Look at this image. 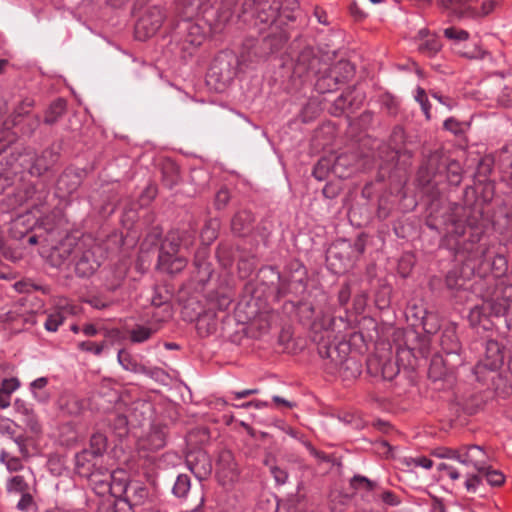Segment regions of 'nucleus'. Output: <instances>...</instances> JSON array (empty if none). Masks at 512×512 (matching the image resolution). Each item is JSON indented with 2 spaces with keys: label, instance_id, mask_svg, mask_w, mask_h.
Instances as JSON below:
<instances>
[{
  "label": "nucleus",
  "instance_id": "f257e3e1",
  "mask_svg": "<svg viewBox=\"0 0 512 512\" xmlns=\"http://www.w3.org/2000/svg\"><path fill=\"white\" fill-rule=\"evenodd\" d=\"M28 237L30 245H40L49 251L53 266L59 267L72 260L79 277L93 275L101 265L98 252L101 251L95 241L75 230L67 233L62 226H32Z\"/></svg>",
  "mask_w": 512,
  "mask_h": 512
},
{
  "label": "nucleus",
  "instance_id": "f03ea898",
  "mask_svg": "<svg viewBox=\"0 0 512 512\" xmlns=\"http://www.w3.org/2000/svg\"><path fill=\"white\" fill-rule=\"evenodd\" d=\"M45 199V192H37L33 184H26L8 199L9 206L17 209L16 217L12 221L18 224H41V213L37 208Z\"/></svg>",
  "mask_w": 512,
  "mask_h": 512
},
{
  "label": "nucleus",
  "instance_id": "7ed1b4c3",
  "mask_svg": "<svg viewBox=\"0 0 512 512\" xmlns=\"http://www.w3.org/2000/svg\"><path fill=\"white\" fill-rule=\"evenodd\" d=\"M364 250L365 243L361 237L354 244L347 239L337 240L327 251V266L334 274H344L354 266Z\"/></svg>",
  "mask_w": 512,
  "mask_h": 512
},
{
  "label": "nucleus",
  "instance_id": "20e7f679",
  "mask_svg": "<svg viewBox=\"0 0 512 512\" xmlns=\"http://www.w3.org/2000/svg\"><path fill=\"white\" fill-rule=\"evenodd\" d=\"M512 303V284H499L490 297L484 299L481 306L471 310V316H504Z\"/></svg>",
  "mask_w": 512,
  "mask_h": 512
},
{
  "label": "nucleus",
  "instance_id": "39448f33",
  "mask_svg": "<svg viewBox=\"0 0 512 512\" xmlns=\"http://www.w3.org/2000/svg\"><path fill=\"white\" fill-rule=\"evenodd\" d=\"M446 159L441 152L435 151L429 155L426 162L420 167L417 174V181L423 192L431 198V201L439 197L435 178L441 173L446 165Z\"/></svg>",
  "mask_w": 512,
  "mask_h": 512
},
{
  "label": "nucleus",
  "instance_id": "423d86ee",
  "mask_svg": "<svg viewBox=\"0 0 512 512\" xmlns=\"http://www.w3.org/2000/svg\"><path fill=\"white\" fill-rule=\"evenodd\" d=\"M437 456L456 460L463 465L472 466L475 470L485 468V451L478 445L463 446L459 449L445 448Z\"/></svg>",
  "mask_w": 512,
  "mask_h": 512
},
{
  "label": "nucleus",
  "instance_id": "0eeeda50",
  "mask_svg": "<svg viewBox=\"0 0 512 512\" xmlns=\"http://www.w3.org/2000/svg\"><path fill=\"white\" fill-rule=\"evenodd\" d=\"M57 154L52 150H44L37 156L33 151H25L18 157L19 165L27 169L31 175L41 176L57 161Z\"/></svg>",
  "mask_w": 512,
  "mask_h": 512
},
{
  "label": "nucleus",
  "instance_id": "6e6552de",
  "mask_svg": "<svg viewBox=\"0 0 512 512\" xmlns=\"http://www.w3.org/2000/svg\"><path fill=\"white\" fill-rule=\"evenodd\" d=\"M216 477L222 486H232L239 480L240 470L233 453L223 450L216 462Z\"/></svg>",
  "mask_w": 512,
  "mask_h": 512
},
{
  "label": "nucleus",
  "instance_id": "1a4fd4ad",
  "mask_svg": "<svg viewBox=\"0 0 512 512\" xmlns=\"http://www.w3.org/2000/svg\"><path fill=\"white\" fill-rule=\"evenodd\" d=\"M436 4L450 16L457 19L479 18L478 3L476 0H436Z\"/></svg>",
  "mask_w": 512,
  "mask_h": 512
},
{
  "label": "nucleus",
  "instance_id": "9d476101",
  "mask_svg": "<svg viewBox=\"0 0 512 512\" xmlns=\"http://www.w3.org/2000/svg\"><path fill=\"white\" fill-rule=\"evenodd\" d=\"M349 164L348 157L345 155H340L334 159L322 158L314 168L313 174L317 179L322 180L326 173L331 171L336 176L344 178L348 176L347 167Z\"/></svg>",
  "mask_w": 512,
  "mask_h": 512
},
{
  "label": "nucleus",
  "instance_id": "9b49d317",
  "mask_svg": "<svg viewBox=\"0 0 512 512\" xmlns=\"http://www.w3.org/2000/svg\"><path fill=\"white\" fill-rule=\"evenodd\" d=\"M167 427L160 424H153L149 432L139 440L140 449L157 451L166 445Z\"/></svg>",
  "mask_w": 512,
  "mask_h": 512
},
{
  "label": "nucleus",
  "instance_id": "f8f14e48",
  "mask_svg": "<svg viewBox=\"0 0 512 512\" xmlns=\"http://www.w3.org/2000/svg\"><path fill=\"white\" fill-rule=\"evenodd\" d=\"M81 183V174L75 169H66L58 178L56 193L59 198H66L75 192Z\"/></svg>",
  "mask_w": 512,
  "mask_h": 512
},
{
  "label": "nucleus",
  "instance_id": "ddd939ff",
  "mask_svg": "<svg viewBox=\"0 0 512 512\" xmlns=\"http://www.w3.org/2000/svg\"><path fill=\"white\" fill-rule=\"evenodd\" d=\"M481 192V196L475 199L474 212L482 213V204L492 200L494 195V185L491 182L478 184L475 188L469 187L465 190V204L469 205V199L474 198L475 194Z\"/></svg>",
  "mask_w": 512,
  "mask_h": 512
},
{
  "label": "nucleus",
  "instance_id": "4468645a",
  "mask_svg": "<svg viewBox=\"0 0 512 512\" xmlns=\"http://www.w3.org/2000/svg\"><path fill=\"white\" fill-rule=\"evenodd\" d=\"M160 268L167 273L176 274L184 270L187 265V259L176 254H171L167 250V243L161 246V252L158 258Z\"/></svg>",
  "mask_w": 512,
  "mask_h": 512
},
{
  "label": "nucleus",
  "instance_id": "2eb2a0df",
  "mask_svg": "<svg viewBox=\"0 0 512 512\" xmlns=\"http://www.w3.org/2000/svg\"><path fill=\"white\" fill-rule=\"evenodd\" d=\"M148 495V489L143 483L131 481L129 485H126L121 496L130 507H133L144 504Z\"/></svg>",
  "mask_w": 512,
  "mask_h": 512
},
{
  "label": "nucleus",
  "instance_id": "dca6fc26",
  "mask_svg": "<svg viewBox=\"0 0 512 512\" xmlns=\"http://www.w3.org/2000/svg\"><path fill=\"white\" fill-rule=\"evenodd\" d=\"M503 363V352L500 348V345L495 340H488L486 342V353H485V359L482 363H480L477 368H480L483 366L484 368L488 370H496L498 369Z\"/></svg>",
  "mask_w": 512,
  "mask_h": 512
},
{
  "label": "nucleus",
  "instance_id": "f3484780",
  "mask_svg": "<svg viewBox=\"0 0 512 512\" xmlns=\"http://www.w3.org/2000/svg\"><path fill=\"white\" fill-rule=\"evenodd\" d=\"M162 21L160 15L156 19L150 21V16H143L136 24V37L140 40L153 36L161 27Z\"/></svg>",
  "mask_w": 512,
  "mask_h": 512
},
{
  "label": "nucleus",
  "instance_id": "a211bd4d",
  "mask_svg": "<svg viewBox=\"0 0 512 512\" xmlns=\"http://www.w3.org/2000/svg\"><path fill=\"white\" fill-rule=\"evenodd\" d=\"M379 365L380 371H376L375 375H380L384 380H393L399 373V368L397 364L391 359L385 360L384 362H380L377 359H369L368 361V369L372 373L373 366Z\"/></svg>",
  "mask_w": 512,
  "mask_h": 512
},
{
  "label": "nucleus",
  "instance_id": "6ab92c4d",
  "mask_svg": "<svg viewBox=\"0 0 512 512\" xmlns=\"http://www.w3.org/2000/svg\"><path fill=\"white\" fill-rule=\"evenodd\" d=\"M14 409L16 413L24 416L26 418L27 425L30 427V429L33 432H39L40 431V425L38 424L37 420L35 419V415L32 409V406L27 403L26 401L17 398L14 401Z\"/></svg>",
  "mask_w": 512,
  "mask_h": 512
},
{
  "label": "nucleus",
  "instance_id": "aec40b11",
  "mask_svg": "<svg viewBox=\"0 0 512 512\" xmlns=\"http://www.w3.org/2000/svg\"><path fill=\"white\" fill-rule=\"evenodd\" d=\"M96 457L90 450L84 449L75 456V465L80 474H88L95 466Z\"/></svg>",
  "mask_w": 512,
  "mask_h": 512
},
{
  "label": "nucleus",
  "instance_id": "412c9836",
  "mask_svg": "<svg viewBox=\"0 0 512 512\" xmlns=\"http://www.w3.org/2000/svg\"><path fill=\"white\" fill-rule=\"evenodd\" d=\"M354 73L353 65L348 61H339L330 71V76L336 82H344Z\"/></svg>",
  "mask_w": 512,
  "mask_h": 512
},
{
  "label": "nucleus",
  "instance_id": "4be33fe9",
  "mask_svg": "<svg viewBox=\"0 0 512 512\" xmlns=\"http://www.w3.org/2000/svg\"><path fill=\"white\" fill-rule=\"evenodd\" d=\"M131 481L128 480V475L124 470H116L111 474V491L115 495L121 496L124 493V488L129 485Z\"/></svg>",
  "mask_w": 512,
  "mask_h": 512
},
{
  "label": "nucleus",
  "instance_id": "5701e85b",
  "mask_svg": "<svg viewBox=\"0 0 512 512\" xmlns=\"http://www.w3.org/2000/svg\"><path fill=\"white\" fill-rule=\"evenodd\" d=\"M483 470H476L479 474L485 476L487 482L492 486H499L504 483L505 477L502 472L498 470H493L488 466L487 463V455L485 454V462H484Z\"/></svg>",
  "mask_w": 512,
  "mask_h": 512
},
{
  "label": "nucleus",
  "instance_id": "b1692460",
  "mask_svg": "<svg viewBox=\"0 0 512 512\" xmlns=\"http://www.w3.org/2000/svg\"><path fill=\"white\" fill-rule=\"evenodd\" d=\"M66 110V101L63 99H57L54 101L49 109L46 112L45 115V123L47 124H53L55 123L60 116L63 115V113Z\"/></svg>",
  "mask_w": 512,
  "mask_h": 512
},
{
  "label": "nucleus",
  "instance_id": "393cba45",
  "mask_svg": "<svg viewBox=\"0 0 512 512\" xmlns=\"http://www.w3.org/2000/svg\"><path fill=\"white\" fill-rule=\"evenodd\" d=\"M190 488V477L187 474H179L172 488V492L177 498H185L190 491Z\"/></svg>",
  "mask_w": 512,
  "mask_h": 512
},
{
  "label": "nucleus",
  "instance_id": "a878e982",
  "mask_svg": "<svg viewBox=\"0 0 512 512\" xmlns=\"http://www.w3.org/2000/svg\"><path fill=\"white\" fill-rule=\"evenodd\" d=\"M0 462L5 465L9 472H18L24 468L22 460L19 457L11 455L4 449L0 451Z\"/></svg>",
  "mask_w": 512,
  "mask_h": 512
},
{
  "label": "nucleus",
  "instance_id": "bb28decb",
  "mask_svg": "<svg viewBox=\"0 0 512 512\" xmlns=\"http://www.w3.org/2000/svg\"><path fill=\"white\" fill-rule=\"evenodd\" d=\"M107 438L102 433H95L90 439V448L88 450L97 458L106 451Z\"/></svg>",
  "mask_w": 512,
  "mask_h": 512
},
{
  "label": "nucleus",
  "instance_id": "cd10ccee",
  "mask_svg": "<svg viewBox=\"0 0 512 512\" xmlns=\"http://www.w3.org/2000/svg\"><path fill=\"white\" fill-rule=\"evenodd\" d=\"M117 360L119 364L123 367V369L127 371L139 372L141 370V366L133 358V356L126 350H119Z\"/></svg>",
  "mask_w": 512,
  "mask_h": 512
},
{
  "label": "nucleus",
  "instance_id": "c85d7f7f",
  "mask_svg": "<svg viewBox=\"0 0 512 512\" xmlns=\"http://www.w3.org/2000/svg\"><path fill=\"white\" fill-rule=\"evenodd\" d=\"M153 334V330L144 325H137L130 330L129 336L133 343H142L147 341Z\"/></svg>",
  "mask_w": 512,
  "mask_h": 512
},
{
  "label": "nucleus",
  "instance_id": "c756f323",
  "mask_svg": "<svg viewBox=\"0 0 512 512\" xmlns=\"http://www.w3.org/2000/svg\"><path fill=\"white\" fill-rule=\"evenodd\" d=\"M65 316L62 311L56 310L48 314L44 327L49 332H56L58 328L63 324Z\"/></svg>",
  "mask_w": 512,
  "mask_h": 512
},
{
  "label": "nucleus",
  "instance_id": "7c9ffc66",
  "mask_svg": "<svg viewBox=\"0 0 512 512\" xmlns=\"http://www.w3.org/2000/svg\"><path fill=\"white\" fill-rule=\"evenodd\" d=\"M415 265V256L412 253H404L398 262L399 274L406 278L410 275Z\"/></svg>",
  "mask_w": 512,
  "mask_h": 512
},
{
  "label": "nucleus",
  "instance_id": "2f4dec72",
  "mask_svg": "<svg viewBox=\"0 0 512 512\" xmlns=\"http://www.w3.org/2000/svg\"><path fill=\"white\" fill-rule=\"evenodd\" d=\"M350 483L352 488L359 492H373L377 486L375 482L361 475H355Z\"/></svg>",
  "mask_w": 512,
  "mask_h": 512
},
{
  "label": "nucleus",
  "instance_id": "473e14b6",
  "mask_svg": "<svg viewBox=\"0 0 512 512\" xmlns=\"http://www.w3.org/2000/svg\"><path fill=\"white\" fill-rule=\"evenodd\" d=\"M444 169H446L450 184L458 185L461 182V167L457 161H446Z\"/></svg>",
  "mask_w": 512,
  "mask_h": 512
},
{
  "label": "nucleus",
  "instance_id": "72a5a7b5",
  "mask_svg": "<svg viewBox=\"0 0 512 512\" xmlns=\"http://www.w3.org/2000/svg\"><path fill=\"white\" fill-rule=\"evenodd\" d=\"M6 488L9 492L23 493L27 490L28 485L23 476L17 475L11 477L7 481Z\"/></svg>",
  "mask_w": 512,
  "mask_h": 512
},
{
  "label": "nucleus",
  "instance_id": "f704fd0d",
  "mask_svg": "<svg viewBox=\"0 0 512 512\" xmlns=\"http://www.w3.org/2000/svg\"><path fill=\"white\" fill-rule=\"evenodd\" d=\"M48 384V379L46 377H39L31 382L30 389L36 400L39 402H45L48 399V395L38 394L36 390L44 389Z\"/></svg>",
  "mask_w": 512,
  "mask_h": 512
},
{
  "label": "nucleus",
  "instance_id": "c9c22d12",
  "mask_svg": "<svg viewBox=\"0 0 512 512\" xmlns=\"http://www.w3.org/2000/svg\"><path fill=\"white\" fill-rule=\"evenodd\" d=\"M106 346L107 343L105 341L101 343H95L91 341H82L78 343V348L81 351L91 352L96 356H100Z\"/></svg>",
  "mask_w": 512,
  "mask_h": 512
},
{
  "label": "nucleus",
  "instance_id": "e433bc0d",
  "mask_svg": "<svg viewBox=\"0 0 512 512\" xmlns=\"http://www.w3.org/2000/svg\"><path fill=\"white\" fill-rule=\"evenodd\" d=\"M444 36L450 40L461 42L468 40L469 33L463 29L449 27L444 30Z\"/></svg>",
  "mask_w": 512,
  "mask_h": 512
},
{
  "label": "nucleus",
  "instance_id": "4c0bfd02",
  "mask_svg": "<svg viewBox=\"0 0 512 512\" xmlns=\"http://www.w3.org/2000/svg\"><path fill=\"white\" fill-rule=\"evenodd\" d=\"M415 100L420 104L422 111L424 112L427 119H430V103L428 101L425 90L418 87L415 94Z\"/></svg>",
  "mask_w": 512,
  "mask_h": 512
},
{
  "label": "nucleus",
  "instance_id": "58836bf2",
  "mask_svg": "<svg viewBox=\"0 0 512 512\" xmlns=\"http://www.w3.org/2000/svg\"><path fill=\"white\" fill-rule=\"evenodd\" d=\"M441 49V43L438 39L432 38L419 45V50L427 55H434Z\"/></svg>",
  "mask_w": 512,
  "mask_h": 512
},
{
  "label": "nucleus",
  "instance_id": "ea45409f",
  "mask_svg": "<svg viewBox=\"0 0 512 512\" xmlns=\"http://www.w3.org/2000/svg\"><path fill=\"white\" fill-rule=\"evenodd\" d=\"M437 469L442 473V477H448L452 481L458 480L460 477L458 470L454 466L447 463H440Z\"/></svg>",
  "mask_w": 512,
  "mask_h": 512
},
{
  "label": "nucleus",
  "instance_id": "a19ab883",
  "mask_svg": "<svg viewBox=\"0 0 512 512\" xmlns=\"http://www.w3.org/2000/svg\"><path fill=\"white\" fill-rule=\"evenodd\" d=\"M157 188L154 185H149L145 188L140 196V206L148 205L156 196Z\"/></svg>",
  "mask_w": 512,
  "mask_h": 512
},
{
  "label": "nucleus",
  "instance_id": "79ce46f5",
  "mask_svg": "<svg viewBox=\"0 0 512 512\" xmlns=\"http://www.w3.org/2000/svg\"><path fill=\"white\" fill-rule=\"evenodd\" d=\"M19 387L20 381L18 378L12 377L3 379L0 388L11 396V394L15 392Z\"/></svg>",
  "mask_w": 512,
  "mask_h": 512
},
{
  "label": "nucleus",
  "instance_id": "37998d69",
  "mask_svg": "<svg viewBox=\"0 0 512 512\" xmlns=\"http://www.w3.org/2000/svg\"><path fill=\"white\" fill-rule=\"evenodd\" d=\"M230 199V193L226 188L220 189L215 196V206L217 209H221L226 206Z\"/></svg>",
  "mask_w": 512,
  "mask_h": 512
},
{
  "label": "nucleus",
  "instance_id": "c03bdc74",
  "mask_svg": "<svg viewBox=\"0 0 512 512\" xmlns=\"http://www.w3.org/2000/svg\"><path fill=\"white\" fill-rule=\"evenodd\" d=\"M271 474L273 475L276 483L279 485L285 484L288 479V473L284 469L277 466L271 467Z\"/></svg>",
  "mask_w": 512,
  "mask_h": 512
},
{
  "label": "nucleus",
  "instance_id": "a18cd8bd",
  "mask_svg": "<svg viewBox=\"0 0 512 512\" xmlns=\"http://www.w3.org/2000/svg\"><path fill=\"white\" fill-rule=\"evenodd\" d=\"M167 243V250L171 254H176L180 247V241L175 237L174 234H169V236L163 241L162 246Z\"/></svg>",
  "mask_w": 512,
  "mask_h": 512
},
{
  "label": "nucleus",
  "instance_id": "49530a36",
  "mask_svg": "<svg viewBox=\"0 0 512 512\" xmlns=\"http://www.w3.org/2000/svg\"><path fill=\"white\" fill-rule=\"evenodd\" d=\"M15 423L8 418H0V433L12 435L14 433Z\"/></svg>",
  "mask_w": 512,
  "mask_h": 512
},
{
  "label": "nucleus",
  "instance_id": "de8ad7c7",
  "mask_svg": "<svg viewBox=\"0 0 512 512\" xmlns=\"http://www.w3.org/2000/svg\"><path fill=\"white\" fill-rule=\"evenodd\" d=\"M15 444L18 446V450L23 458L29 457V450L26 444V438L24 436H17L14 439Z\"/></svg>",
  "mask_w": 512,
  "mask_h": 512
},
{
  "label": "nucleus",
  "instance_id": "09e8293b",
  "mask_svg": "<svg viewBox=\"0 0 512 512\" xmlns=\"http://www.w3.org/2000/svg\"><path fill=\"white\" fill-rule=\"evenodd\" d=\"M496 6V2L494 0H484L479 9V17H483L491 13Z\"/></svg>",
  "mask_w": 512,
  "mask_h": 512
},
{
  "label": "nucleus",
  "instance_id": "8fccbe9b",
  "mask_svg": "<svg viewBox=\"0 0 512 512\" xmlns=\"http://www.w3.org/2000/svg\"><path fill=\"white\" fill-rule=\"evenodd\" d=\"M485 54H486V52L477 46H475L471 50L462 52V56H464L468 59H482V58H484Z\"/></svg>",
  "mask_w": 512,
  "mask_h": 512
},
{
  "label": "nucleus",
  "instance_id": "3c124183",
  "mask_svg": "<svg viewBox=\"0 0 512 512\" xmlns=\"http://www.w3.org/2000/svg\"><path fill=\"white\" fill-rule=\"evenodd\" d=\"M480 484V477L478 475H470L465 481V487L469 492H475Z\"/></svg>",
  "mask_w": 512,
  "mask_h": 512
},
{
  "label": "nucleus",
  "instance_id": "603ef678",
  "mask_svg": "<svg viewBox=\"0 0 512 512\" xmlns=\"http://www.w3.org/2000/svg\"><path fill=\"white\" fill-rule=\"evenodd\" d=\"M412 461L416 467H421L426 470L431 469L433 466V461L426 456L416 457V458L412 459Z\"/></svg>",
  "mask_w": 512,
  "mask_h": 512
},
{
  "label": "nucleus",
  "instance_id": "864d4df0",
  "mask_svg": "<svg viewBox=\"0 0 512 512\" xmlns=\"http://www.w3.org/2000/svg\"><path fill=\"white\" fill-rule=\"evenodd\" d=\"M380 497H381V500L387 505L396 506L399 504L397 497L391 491L382 492Z\"/></svg>",
  "mask_w": 512,
  "mask_h": 512
},
{
  "label": "nucleus",
  "instance_id": "5fc2aeb1",
  "mask_svg": "<svg viewBox=\"0 0 512 512\" xmlns=\"http://www.w3.org/2000/svg\"><path fill=\"white\" fill-rule=\"evenodd\" d=\"M32 504V496L28 493H24L17 503V508L20 511H26Z\"/></svg>",
  "mask_w": 512,
  "mask_h": 512
},
{
  "label": "nucleus",
  "instance_id": "6e6d98bb",
  "mask_svg": "<svg viewBox=\"0 0 512 512\" xmlns=\"http://www.w3.org/2000/svg\"><path fill=\"white\" fill-rule=\"evenodd\" d=\"M14 288L19 293H28L34 288V286L31 283L22 280L16 282L14 284Z\"/></svg>",
  "mask_w": 512,
  "mask_h": 512
},
{
  "label": "nucleus",
  "instance_id": "4d7b16f0",
  "mask_svg": "<svg viewBox=\"0 0 512 512\" xmlns=\"http://www.w3.org/2000/svg\"><path fill=\"white\" fill-rule=\"evenodd\" d=\"M444 128L448 131L455 133V134L460 131V125H459L458 121H456L454 118H449V119L445 120Z\"/></svg>",
  "mask_w": 512,
  "mask_h": 512
},
{
  "label": "nucleus",
  "instance_id": "13d9d810",
  "mask_svg": "<svg viewBox=\"0 0 512 512\" xmlns=\"http://www.w3.org/2000/svg\"><path fill=\"white\" fill-rule=\"evenodd\" d=\"M393 148H397L400 143L403 141V130L401 128H396L392 135Z\"/></svg>",
  "mask_w": 512,
  "mask_h": 512
},
{
  "label": "nucleus",
  "instance_id": "bf43d9fd",
  "mask_svg": "<svg viewBox=\"0 0 512 512\" xmlns=\"http://www.w3.org/2000/svg\"><path fill=\"white\" fill-rule=\"evenodd\" d=\"M33 103L31 100H25L22 102V104L18 107L16 110V117L22 116L26 113H28V108L32 107Z\"/></svg>",
  "mask_w": 512,
  "mask_h": 512
},
{
  "label": "nucleus",
  "instance_id": "052dcab7",
  "mask_svg": "<svg viewBox=\"0 0 512 512\" xmlns=\"http://www.w3.org/2000/svg\"><path fill=\"white\" fill-rule=\"evenodd\" d=\"M11 396L0 388V409H5L10 405Z\"/></svg>",
  "mask_w": 512,
  "mask_h": 512
},
{
  "label": "nucleus",
  "instance_id": "680f3d73",
  "mask_svg": "<svg viewBox=\"0 0 512 512\" xmlns=\"http://www.w3.org/2000/svg\"><path fill=\"white\" fill-rule=\"evenodd\" d=\"M256 393H258V389H244L242 391L232 392L236 399H242Z\"/></svg>",
  "mask_w": 512,
  "mask_h": 512
},
{
  "label": "nucleus",
  "instance_id": "e2e57ef3",
  "mask_svg": "<svg viewBox=\"0 0 512 512\" xmlns=\"http://www.w3.org/2000/svg\"><path fill=\"white\" fill-rule=\"evenodd\" d=\"M83 334L88 337L95 336L98 333V329L93 324H85L81 329Z\"/></svg>",
  "mask_w": 512,
  "mask_h": 512
},
{
  "label": "nucleus",
  "instance_id": "0e129e2a",
  "mask_svg": "<svg viewBox=\"0 0 512 512\" xmlns=\"http://www.w3.org/2000/svg\"><path fill=\"white\" fill-rule=\"evenodd\" d=\"M208 236L209 242L216 238V231L212 226H205L201 232V237Z\"/></svg>",
  "mask_w": 512,
  "mask_h": 512
},
{
  "label": "nucleus",
  "instance_id": "69168bd1",
  "mask_svg": "<svg viewBox=\"0 0 512 512\" xmlns=\"http://www.w3.org/2000/svg\"><path fill=\"white\" fill-rule=\"evenodd\" d=\"M272 400L276 403V404H281V405H284L285 407L287 408H293L295 406L294 403L280 397V396H273L272 397Z\"/></svg>",
  "mask_w": 512,
  "mask_h": 512
},
{
  "label": "nucleus",
  "instance_id": "338daca9",
  "mask_svg": "<svg viewBox=\"0 0 512 512\" xmlns=\"http://www.w3.org/2000/svg\"><path fill=\"white\" fill-rule=\"evenodd\" d=\"M237 221L239 222V224H244L246 222H252L254 221V219L250 217V214L245 212L237 216Z\"/></svg>",
  "mask_w": 512,
  "mask_h": 512
},
{
  "label": "nucleus",
  "instance_id": "774afa93",
  "mask_svg": "<svg viewBox=\"0 0 512 512\" xmlns=\"http://www.w3.org/2000/svg\"><path fill=\"white\" fill-rule=\"evenodd\" d=\"M451 238H452V236H449L447 238L448 245L450 246L451 249L455 250L458 253L461 250V245H460V243L458 241L454 245H452L450 243Z\"/></svg>",
  "mask_w": 512,
  "mask_h": 512
}]
</instances>
